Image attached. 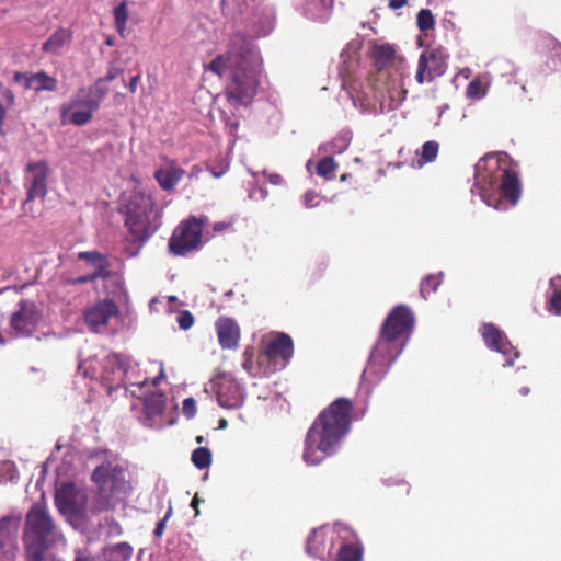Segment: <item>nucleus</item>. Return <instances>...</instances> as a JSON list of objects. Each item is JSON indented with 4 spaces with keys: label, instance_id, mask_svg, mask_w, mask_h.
<instances>
[{
    "label": "nucleus",
    "instance_id": "obj_9",
    "mask_svg": "<svg viewBox=\"0 0 561 561\" xmlns=\"http://www.w3.org/2000/svg\"><path fill=\"white\" fill-rule=\"evenodd\" d=\"M41 319L42 312L36 302L22 299L10 317V328L15 336L30 337L36 332Z\"/></svg>",
    "mask_w": 561,
    "mask_h": 561
},
{
    "label": "nucleus",
    "instance_id": "obj_36",
    "mask_svg": "<svg viewBox=\"0 0 561 561\" xmlns=\"http://www.w3.org/2000/svg\"><path fill=\"white\" fill-rule=\"evenodd\" d=\"M12 524L13 518L10 516L0 519V546H3L4 540L10 537Z\"/></svg>",
    "mask_w": 561,
    "mask_h": 561
},
{
    "label": "nucleus",
    "instance_id": "obj_58",
    "mask_svg": "<svg viewBox=\"0 0 561 561\" xmlns=\"http://www.w3.org/2000/svg\"><path fill=\"white\" fill-rule=\"evenodd\" d=\"M4 343H5V341H4L3 336H2V334L0 333V344L3 345Z\"/></svg>",
    "mask_w": 561,
    "mask_h": 561
},
{
    "label": "nucleus",
    "instance_id": "obj_43",
    "mask_svg": "<svg viewBox=\"0 0 561 561\" xmlns=\"http://www.w3.org/2000/svg\"><path fill=\"white\" fill-rule=\"evenodd\" d=\"M0 92L3 100L7 102L9 106L15 103V95L12 90L5 88L2 82H0Z\"/></svg>",
    "mask_w": 561,
    "mask_h": 561
},
{
    "label": "nucleus",
    "instance_id": "obj_40",
    "mask_svg": "<svg viewBox=\"0 0 561 561\" xmlns=\"http://www.w3.org/2000/svg\"><path fill=\"white\" fill-rule=\"evenodd\" d=\"M182 411L186 417L192 419L196 413L195 400L193 398L184 399L183 405H182Z\"/></svg>",
    "mask_w": 561,
    "mask_h": 561
},
{
    "label": "nucleus",
    "instance_id": "obj_21",
    "mask_svg": "<svg viewBox=\"0 0 561 561\" xmlns=\"http://www.w3.org/2000/svg\"><path fill=\"white\" fill-rule=\"evenodd\" d=\"M218 404L225 409H236L242 403V394L238 383L233 380H224L217 389Z\"/></svg>",
    "mask_w": 561,
    "mask_h": 561
},
{
    "label": "nucleus",
    "instance_id": "obj_47",
    "mask_svg": "<svg viewBox=\"0 0 561 561\" xmlns=\"http://www.w3.org/2000/svg\"><path fill=\"white\" fill-rule=\"evenodd\" d=\"M0 468L8 471L10 473V479H13V473L16 472L15 466L12 461H5L0 465Z\"/></svg>",
    "mask_w": 561,
    "mask_h": 561
},
{
    "label": "nucleus",
    "instance_id": "obj_48",
    "mask_svg": "<svg viewBox=\"0 0 561 561\" xmlns=\"http://www.w3.org/2000/svg\"><path fill=\"white\" fill-rule=\"evenodd\" d=\"M139 80H140V75H136L130 78V80L127 84L130 93H135L137 91V85H138Z\"/></svg>",
    "mask_w": 561,
    "mask_h": 561
},
{
    "label": "nucleus",
    "instance_id": "obj_12",
    "mask_svg": "<svg viewBox=\"0 0 561 561\" xmlns=\"http://www.w3.org/2000/svg\"><path fill=\"white\" fill-rule=\"evenodd\" d=\"M55 505L64 515L81 516L85 511L87 496L73 483L62 484L55 493Z\"/></svg>",
    "mask_w": 561,
    "mask_h": 561
},
{
    "label": "nucleus",
    "instance_id": "obj_33",
    "mask_svg": "<svg viewBox=\"0 0 561 561\" xmlns=\"http://www.w3.org/2000/svg\"><path fill=\"white\" fill-rule=\"evenodd\" d=\"M145 408L148 412L159 414L164 409L162 394L152 393L145 400Z\"/></svg>",
    "mask_w": 561,
    "mask_h": 561
},
{
    "label": "nucleus",
    "instance_id": "obj_64",
    "mask_svg": "<svg viewBox=\"0 0 561 561\" xmlns=\"http://www.w3.org/2000/svg\"><path fill=\"white\" fill-rule=\"evenodd\" d=\"M551 286H554V279L550 280Z\"/></svg>",
    "mask_w": 561,
    "mask_h": 561
},
{
    "label": "nucleus",
    "instance_id": "obj_34",
    "mask_svg": "<svg viewBox=\"0 0 561 561\" xmlns=\"http://www.w3.org/2000/svg\"><path fill=\"white\" fill-rule=\"evenodd\" d=\"M538 45L541 50H553L556 54L561 53V43L550 34L540 35Z\"/></svg>",
    "mask_w": 561,
    "mask_h": 561
},
{
    "label": "nucleus",
    "instance_id": "obj_51",
    "mask_svg": "<svg viewBox=\"0 0 561 561\" xmlns=\"http://www.w3.org/2000/svg\"><path fill=\"white\" fill-rule=\"evenodd\" d=\"M4 118H5V110H4V107L2 106V104L0 103V134H1V135L3 134V123H4Z\"/></svg>",
    "mask_w": 561,
    "mask_h": 561
},
{
    "label": "nucleus",
    "instance_id": "obj_29",
    "mask_svg": "<svg viewBox=\"0 0 561 561\" xmlns=\"http://www.w3.org/2000/svg\"><path fill=\"white\" fill-rule=\"evenodd\" d=\"M442 284V275H427L424 279H422L420 285V295L427 299V297L437 290L439 285Z\"/></svg>",
    "mask_w": 561,
    "mask_h": 561
},
{
    "label": "nucleus",
    "instance_id": "obj_19",
    "mask_svg": "<svg viewBox=\"0 0 561 561\" xmlns=\"http://www.w3.org/2000/svg\"><path fill=\"white\" fill-rule=\"evenodd\" d=\"M482 336L485 344L505 356H511L514 354L516 356V352L514 351L513 345L507 341L506 336L494 325L491 323L484 324L482 327Z\"/></svg>",
    "mask_w": 561,
    "mask_h": 561
},
{
    "label": "nucleus",
    "instance_id": "obj_20",
    "mask_svg": "<svg viewBox=\"0 0 561 561\" xmlns=\"http://www.w3.org/2000/svg\"><path fill=\"white\" fill-rule=\"evenodd\" d=\"M78 259L88 262L93 267L94 271L90 274L93 275L95 280L99 278L108 279L113 276L107 255L99 251H82L78 253Z\"/></svg>",
    "mask_w": 561,
    "mask_h": 561
},
{
    "label": "nucleus",
    "instance_id": "obj_5",
    "mask_svg": "<svg viewBox=\"0 0 561 561\" xmlns=\"http://www.w3.org/2000/svg\"><path fill=\"white\" fill-rule=\"evenodd\" d=\"M91 480L96 484L98 494L94 510L100 513L115 507L119 494H126L128 482L125 479L124 469L111 461L98 466L91 474Z\"/></svg>",
    "mask_w": 561,
    "mask_h": 561
},
{
    "label": "nucleus",
    "instance_id": "obj_17",
    "mask_svg": "<svg viewBox=\"0 0 561 561\" xmlns=\"http://www.w3.org/2000/svg\"><path fill=\"white\" fill-rule=\"evenodd\" d=\"M218 342L222 348H237L240 341V328L236 320L229 317H219L215 322Z\"/></svg>",
    "mask_w": 561,
    "mask_h": 561
},
{
    "label": "nucleus",
    "instance_id": "obj_28",
    "mask_svg": "<svg viewBox=\"0 0 561 561\" xmlns=\"http://www.w3.org/2000/svg\"><path fill=\"white\" fill-rule=\"evenodd\" d=\"M336 169L337 163L334 161V159L332 157H324L318 162L316 172L319 176H322L327 180H332L335 176Z\"/></svg>",
    "mask_w": 561,
    "mask_h": 561
},
{
    "label": "nucleus",
    "instance_id": "obj_38",
    "mask_svg": "<svg viewBox=\"0 0 561 561\" xmlns=\"http://www.w3.org/2000/svg\"><path fill=\"white\" fill-rule=\"evenodd\" d=\"M548 310L554 314H561V290H554L549 300Z\"/></svg>",
    "mask_w": 561,
    "mask_h": 561
},
{
    "label": "nucleus",
    "instance_id": "obj_24",
    "mask_svg": "<svg viewBox=\"0 0 561 561\" xmlns=\"http://www.w3.org/2000/svg\"><path fill=\"white\" fill-rule=\"evenodd\" d=\"M370 56L378 69H383L392 64L396 58V49L390 44H375Z\"/></svg>",
    "mask_w": 561,
    "mask_h": 561
},
{
    "label": "nucleus",
    "instance_id": "obj_45",
    "mask_svg": "<svg viewBox=\"0 0 561 561\" xmlns=\"http://www.w3.org/2000/svg\"><path fill=\"white\" fill-rule=\"evenodd\" d=\"M94 280H95V278L93 277V275L87 274V275H82V276H79L76 278H69L66 280V283L70 284V285H78V284L91 283Z\"/></svg>",
    "mask_w": 561,
    "mask_h": 561
},
{
    "label": "nucleus",
    "instance_id": "obj_31",
    "mask_svg": "<svg viewBox=\"0 0 561 561\" xmlns=\"http://www.w3.org/2000/svg\"><path fill=\"white\" fill-rule=\"evenodd\" d=\"M114 19L116 30L123 36L128 20V10L126 1H123L114 9Z\"/></svg>",
    "mask_w": 561,
    "mask_h": 561
},
{
    "label": "nucleus",
    "instance_id": "obj_63",
    "mask_svg": "<svg viewBox=\"0 0 561 561\" xmlns=\"http://www.w3.org/2000/svg\"><path fill=\"white\" fill-rule=\"evenodd\" d=\"M106 44H107V45H112V41H111V39H107V41H106Z\"/></svg>",
    "mask_w": 561,
    "mask_h": 561
},
{
    "label": "nucleus",
    "instance_id": "obj_56",
    "mask_svg": "<svg viewBox=\"0 0 561 561\" xmlns=\"http://www.w3.org/2000/svg\"><path fill=\"white\" fill-rule=\"evenodd\" d=\"M278 180H280V176L276 174V175L273 176L271 182L276 184L278 182Z\"/></svg>",
    "mask_w": 561,
    "mask_h": 561
},
{
    "label": "nucleus",
    "instance_id": "obj_54",
    "mask_svg": "<svg viewBox=\"0 0 561 561\" xmlns=\"http://www.w3.org/2000/svg\"><path fill=\"white\" fill-rule=\"evenodd\" d=\"M164 377V374L163 371L160 373V375L158 377H156L153 380H152V385L153 386H157L159 383V381Z\"/></svg>",
    "mask_w": 561,
    "mask_h": 561
},
{
    "label": "nucleus",
    "instance_id": "obj_32",
    "mask_svg": "<svg viewBox=\"0 0 561 561\" xmlns=\"http://www.w3.org/2000/svg\"><path fill=\"white\" fill-rule=\"evenodd\" d=\"M416 24L420 31L427 32L435 26V19L431 10L422 9L417 13Z\"/></svg>",
    "mask_w": 561,
    "mask_h": 561
},
{
    "label": "nucleus",
    "instance_id": "obj_61",
    "mask_svg": "<svg viewBox=\"0 0 561 561\" xmlns=\"http://www.w3.org/2000/svg\"><path fill=\"white\" fill-rule=\"evenodd\" d=\"M146 382H147V380L141 381V382L137 383V386L142 387Z\"/></svg>",
    "mask_w": 561,
    "mask_h": 561
},
{
    "label": "nucleus",
    "instance_id": "obj_39",
    "mask_svg": "<svg viewBox=\"0 0 561 561\" xmlns=\"http://www.w3.org/2000/svg\"><path fill=\"white\" fill-rule=\"evenodd\" d=\"M320 196L314 191H307L304 195V204L308 208L317 207L320 203Z\"/></svg>",
    "mask_w": 561,
    "mask_h": 561
},
{
    "label": "nucleus",
    "instance_id": "obj_16",
    "mask_svg": "<svg viewBox=\"0 0 561 561\" xmlns=\"http://www.w3.org/2000/svg\"><path fill=\"white\" fill-rule=\"evenodd\" d=\"M496 169L499 171V175H495L494 180H490V186L500 179L501 183L499 187L501 195L512 205H516L522 193V185L517 172L511 168H503L500 161L496 162Z\"/></svg>",
    "mask_w": 561,
    "mask_h": 561
},
{
    "label": "nucleus",
    "instance_id": "obj_1",
    "mask_svg": "<svg viewBox=\"0 0 561 561\" xmlns=\"http://www.w3.org/2000/svg\"><path fill=\"white\" fill-rule=\"evenodd\" d=\"M207 69L222 76L229 70L224 94L234 108L248 106L254 100L263 76V59L253 39L241 32L233 33L227 51L218 55Z\"/></svg>",
    "mask_w": 561,
    "mask_h": 561
},
{
    "label": "nucleus",
    "instance_id": "obj_10",
    "mask_svg": "<svg viewBox=\"0 0 561 561\" xmlns=\"http://www.w3.org/2000/svg\"><path fill=\"white\" fill-rule=\"evenodd\" d=\"M50 168L46 160L33 161L25 167L24 186L26 188L25 204L43 199L48 192Z\"/></svg>",
    "mask_w": 561,
    "mask_h": 561
},
{
    "label": "nucleus",
    "instance_id": "obj_18",
    "mask_svg": "<svg viewBox=\"0 0 561 561\" xmlns=\"http://www.w3.org/2000/svg\"><path fill=\"white\" fill-rule=\"evenodd\" d=\"M117 313V306L113 300L106 299L84 313V321L92 331H98L101 325L107 324L108 320Z\"/></svg>",
    "mask_w": 561,
    "mask_h": 561
},
{
    "label": "nucleus",
    "instance_id": "obj_27",
    "mask_svg": "<svg viewBox=\"0 0 561 561\" xmlns=\"http://www.w3.org/2000/svg\"><path fill=\"white\" fill-rule=\"evenodd\" d=\"M439 144L435 140H428L423 144L421 157L417 160L419 167L433 162L438 154Z\"/></svg>",
    "mask_w": 561,
    "mask_h": 561
},
{
    "label": "nucleus",
    "instance_id": "obj_37",
    "mask_svg": "<svg viewBox=\"0 0 561 561\" xmlns=\"http://www.w3.org/2000/svg\"><path fill=\"white\" fill-rule=\"evenodd\" d=\"M176 322L182 330H188L194 324V317L188 310H183L178 314Z\"/></svg>",
    "mask_w": 561,
    "mask_h": 561
},
{
    "label": "nucleus",
    "instance_id": "obj_4",
    "mask_svg": "<svg viewBox=\"0 0 561 561\" xmlns=\"http://www.w3.org/2000/svg\"><path fill=\"white\" fill-rule=\"evenodd\" d=\"M56 525L47 505L35 503L25 516L23 545L26 561H44V556L54 541Z\"/></svg>",
    "mask_w": 561,
    "mask_h": 561
},
{
    "label": "nucleus",
    "instance_id": "obj_44",
    "mask_svg": "<svg viewBox=\"0 0 561 561\" xmlns=\"http://www.w3.org/2000/svg\"><path fill=\"white\" fill-rule=\"evenodd\" d=\"M171 508L167 512L165 516L163 519L159 520L156 525V528L153 530V534L156 537H162L163 533H164V529H165V523H167V519L171 516Z\"/></svg>",
    "mask_w": 561,
    "mask_h": 561
},
{
    "label": "nucleus",
    "instance_id": "obj_41",
    "mask_svg": "<svg viewBox=\"0 0 561 561\" xmlns=\"http://www.w3.org/2000/svg\"><path fill=\"white\" fill-rule=\"evenodd\" d=\"M229 169L228 163L221 162L219 165H207V170L211 173L214 178L222 176Z\"/></svg>",
    "mask_w": 561,
    "mask_h": 561
},
{
    "label": "nucleus",
    "instance_id": "obj_25",
    "mask_svg": "<svg viewBox=\"0 0 561 561\" xmlns=\"http://www.w3.org/2000/svg\"><path fill=\"white\" fill-rule=\"evenodd\" d=\"M72 34L69 30H57L44 44L43 50L51 54H59L61 48L71 41Z\"/></svg>",
    "mask_w": 561,
    "mask_h": 561
},
{
    "label": "nucleus",
    "instance_id": "obj_2",
    "mask_svg": "<svg viewBox=\"0 0 561 561\" xmlns=\"http://www.w3.org/2000/svg\"><path fill=\"white\" fill-rule=\"evenodd\" d=\"M353 402L337 398L316 417L305 437L302 458L307 465H320L334 455L351 430Z\"/></svg>",
    "mask_w": 561,
    "mask_h": 561
},
{
    "label": "nucleus",
    "instance_id": "obj_30",
    "mask_svg": "<svg viewBox=\"0 0 561 561\" xmlns=\"http://www.w3.org/2000/svg\"><path fill=\"white\" fill-rule=\"evenodd\" d=\"M192 462L198 469H206L211 463V453L206 447H198L192 453Z\"/></svg>",
    "mask_w": 561,
    "mask_h": 561
},
{
    "label": "nucleus",
    "instance_id": "obj_46",
    "mask_svg": "<svg viewBox=\"0 0 561 561\" xmlns=\"http://www.w3.org/2000/svg\"><path fill=\"white\" fill-rule=\"evenodd\" d=\"M73 561H92V558L88 550L77 549L75 551V560Z\"/></svg>",
    "mask_w": 561,
    "mask_h": 561
},
{
    "label": "nucleus",
    "instance_id": "obj_22",
    "mask_svg": "<svg viewBox=\"0 0 561 561\" xmlns=\"http://www.w3.org/2000/svg\"><path fill=\"white\" fill-rule=\"evenodd\" d=\"M333 549V537H328L323 531L314 530L307 540L306 551L308 554L324 560L331 556Z\"/></svg>",
    "mask_w": 561,
    "mask_h": 561
},
{
    "label": "nucleus",
    "instance_id": "obj_11",
    "mask_svg": "<svg viewBox=\"0 0 561 561\" xmlns=\"http://www.w3.org/2000/svg\"><path fill=\"white\" fill-rule=\"evenodd\" d=\"M129 368V358L125 355L112 353L104 358L101 381L110 394L114 390L126 386Z\"/></svg>",
    "mask_w": 561,
    "mask_h": 561
},
{
    "label": "nucleus",
    "instance_id": "obj_26",
    "mask_svg": "<svg viewBox=\"0 0 561 561\" xmlns=\"http://www.w3.org/2000/svg\"><path fill=\"white\" fill-rule=\"evenodd\" d=\"M363 548L355 543H343L337 552L336 561H362Z\"/></svg>",
    "mask_w": 561,
    "mask_h": 561
},
{
    "label": "nucleus",
    "instance_id": "obj_8",
    "mask_svg": "<svg viewBox=\"0 0 561 561\" xmlns=\"http://www.w3.org/2000/svg\"><path fill=\"white\" fill-rule=\"evenodd\" d=\"M207 222V216H190L182 220L169 239V252L175 256H186L198 250L203 242V229Z\"/></svg>",
    "mask_w": 561,
    "mask_h": 561
},
{
    "label": "nucleus",
    "instance_id": "obj_14",
    "mask_svg": "<svg viewBox=\"0 0 561 561\" xmlns=\"http://www.w3.org/2000/svg\"><path fill=\"white\" fill-rule=\"evenodd\" d=\"M264 354L275 370L285 368L294 354L291 337L286 333H277L267 342Z\"/></svg>",
    "mask_w": 561,
    "mask_h": 561
},
{
    "label": "nucleus",
    "instance_id": "obj_59",
    "mask_svg": "<svg viewBox=\"0 0 561 561\" xmlns=\"http://www.w3.org/2000/svg\"><path fill=\"white\" fill-rule=\"evenodd\" d=\"M226 425V421L225 420H221L220 421V427H224Z\"/></svg>",
    "mask_w": 561,
    "mask_h": 561
},
{
    "label": "nucleus",
    "instance_id": "obj_60",
    "mask_svg": "<svg viewBox=\"0 0 561 561\" xmlns=\"http://www.w3.org/2000/svg\"><path fill=\"white\" fill-rule=\"evenodd\" d=\"M346 178H347V174H343V175L341 176V181H345V180H346Z\"/></svg>",
    "mask_w": 561,
    "mask_h": 561
},
{
    "label": "nucleus",
    "instance_id": "obj_13",
    "mask_svg": "<svg viewBox=\"0 0 561 561\" xmlns=\"http://www.w3.org/2000/svg\"><path fill=\"white\" fill-rule=\"evenodd\" d=\"M447 70L446 57L439 49L425 50L420 55L415 79L419 84L432 82Z\"/></svg>",
    "mask_w": 561,
    "mask_h": 561
},
{
    "label": "nucleus",
    "instance_id": "obj_15",
    "mask_svg": "<svg viewBox=\"0 0 561 561\" xmlns=\"http://www.w3.org/2000/svg\"><path fill=\"white\" fill-rule=\"evenodd\" d=\"M13 81L23 84L26 90H32L35 93L56 92L58 89V80L44 70L37 72L16 71L13 75Z\"/></svg>",
    "mask_w": 561,
    "mask_h": 561
},
{
    "label": "nucleus",
    "instance_id": "obj_53",
    "mask_svg": "<svg viewBox=\"0 0 561 561\" xmlns=\"http://www.w3.org/2000/svg\"><path fill=\"white\" fill-rule=\"evenodd\" d=\"M320 1H321L322 5H323L325 9H330V8H332V5H333V1H334V0H320Z\"/></svg>",
    "mask_w": 561,
    "mask_h": 561
},
{
    "label": "nucleus",
    "instance_id": "obj_7",
    "mask_svg": "<svg viewBox=\"0 0 561 561\" xmlns=\"http://www.w3.org/2000/svg\"><path fill=\"white\" fill-rule=\"evenodd\" d=\"M124 208L125 226L129 232L128 240L138 243L137 250H139L156 230L151 228L150 222L151 199L144 194H134Z\"/></svg>",
    "mask_w": 561,
    "mask_h": 561
},
{
    "label": "nucleus",
    "instance_id": "obj_42",
    "mask_svg": "<svg viewBox=\"0 0 561 561\" xmlns=\"http://www.w3.org/2000/svg\"><path fill=\"white\" fill-rule=\"evenodd\" d=\"M122 72L123 71L121 69L112 68L103 78L98 79L93 87H100L101 82H111L114 79H116Z\"/></svg>",
    "mask_w": 561,
    "mask_h": 561
},
{
    "label": "nucleus",
    "instance_id": "obj_35",
    "mask_svg": "<svg viewBox=\"0 0 561 561\" xmlns=\"http://www.w3.org/2000/svg\"><path fill=\"white\" fill-rule=\"evenodd\" d=\"M466 94L470 99H480L485 95V89L480 79H473L469 82Z\"/></svg>",
    "mask_w": 561,
    "mask_h": 561
},
{
    "label": "nucleus",
    "instance_id": "obj_6",
    "mask_svg": "<svg viewBox=\"0 0 561 561\" xmlns=\"http://www.w3.org/2000/svg\"><path fill=\"white\" fill-rule=\"evenodd\" d=\"M106 94L107 89L102 87L78 89L69 102L61 104V121H68L76 126L87 125Z\"/></svg>",
    "mask_w": 561,
    "mask_h": 561
},
{
    "label": "nucleus",
    "instance_id": "obj_23",
    "mask_svg": "<svg viewBox=\"0 0 561 561\" xmlns=\"http://www.w3.org/2000/svg\"><path fill=\"white\" fill-rule=\"evenodd\" d=\"M185 171L179 167L159 169L154 172V179L164 191H171L182 180Z\"/></svg>",
    "mask_w": 561,
    "mask_h": 561
},
{
    "label": "nucleus",
    "instance_id": "obj_50",
    "mask_svg": "<svg viewBox=\"0 0 561 561\" xmlns=\"http://www.w3.org/2000/svg\"><path fill=\"white\" fill-rule=\"evenodd\" d=\"M229 227H230V225H229V224H227V222H216V224L214 225V227H213V230H214L215 232H221V231H224V230L228 229Z\"/></svg>",
    "mask_w": 561,
    "mask_h": 561
},
{
    "label": "nucleus",
    "instance_id": "obj_55",
    "mask_svg": "<svg viewBox=\"0 0 561 561\" xmlns=\"http://www.w3.org/2000/svg\"><path fill=\"white\" fill-rule=\"evenodd\" d=\"M519 392L522 396H527L530 392V389L528 387H522Z\"/></svg>",
    "mask_w": 561,
    "mask_h": 561
},
{
    "label": "nucleus",
    "instance_id": "obj_62",
    "mask_svg": "<svg viewBox=\"0 0 561 561\" xmlns=\"http://www.w3.org/2000/svg\"><path fill=\"white\" fill-rule=\"evenodd\" d=\"M118 547L125 548V547H128V546L126 543H121V545H118Z\"/></svg>",
    "mask_w": 561,
    "mask_h": 561
},
{
    "label": "nucleus",
    "instance_id": "obj_3",
    "mask_svg": "<svg viewBox=\"0 0 561 561\" xmlns=\"http://www.w3.org/2000/svg\"><path fill=\"white\" fill-rule=\"evenodd\" d=\"M414 321L413 312L405 305H398L388 313L363 373L367 381L375 383L386 376L391 364L403 351L413 331Z\"/></svg>",
    "mask_w": 561,
    "mask_h": 561
},
{
    "label": "nucleus",
    "instance_id": "obj_49",
    "mask_svg": "<svg viewBox=\"0 0 561 561\" xmlns=\"http://www.w3.org/2000/svg\"><path fill=\"white\" fill-rule=\"evenodd\" d=\"M408 0H390L389 8L392 10H398L407 5Z\"/></svg>",
    "mask_w": 561,
    "mask_h": 561
},
{
    "label": "nucleus",
    "instance_id": "obj_52",
    "mask_svg": "<svg viewBox=\"0 0 561 561\" xmlns=\"http://www.w3.org/2000/svg\"><path fill=\"white\" fill-rule=\"evenodd\" d=\"M199 499L198 495L195 494V496L192 499L191 506L195 510V515L199 514L198 510Z\"/></svg>",
    "mask_w": 561,
    "mask_h": 561
},
{
    "label": "nucleus",
    "instance_id": "obj_57",
    "mask_svg": "<svg viewBox=\"0 0 561 561\" xmlns=\"http://www.w3.org/2000/svg\"><path fill=\"white\" fill-rule=\"evenodd\" d=\"M203 440H204L203 436H197V437H196V442H197L198 444H202V443H203Z\"/></svg>",
    "mask_w": 561,
    "mask_h": 561
}]
</instances>
